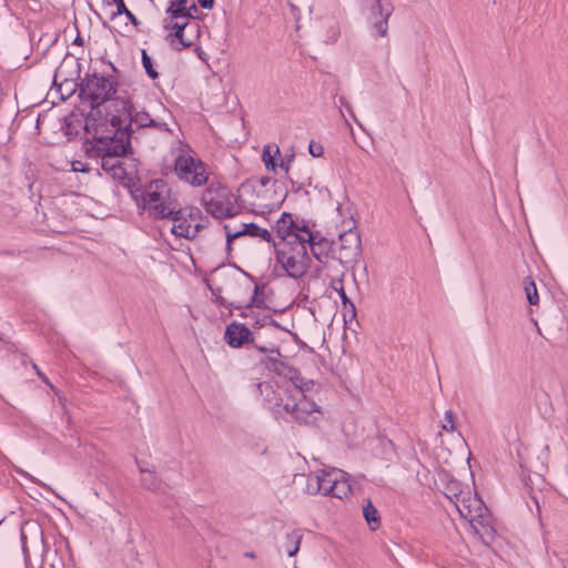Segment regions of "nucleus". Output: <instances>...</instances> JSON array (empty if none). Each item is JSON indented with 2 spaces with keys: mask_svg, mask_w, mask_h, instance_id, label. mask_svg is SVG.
<instances>
[{
  "mask_svg": "<svg viewBox=\"0 0 568 568\" xmlns=\"http://www.w3.org/2000/svg\"><path fill=\"white\" fill-rule=\"evenodd\" d=\"M342 116H344L343 112H341ZM344 119V122H345V125L352 131V126H351V123L348 122L347 119L343 118Z\"/></svg>",
  "mask_w": 568,
  "mask_h": 568,
  "instance_id": "43",
  "label": "nucleus"
},
{
  "mask_svg": "<svg viewBox=\"0 0 568 568\" xmlns=\"http://www.w3.org/2000/svg\"><path fill=\"white\" fill-rule=\"evenodd\" d=\"M174 173L179 180L192 186L204 185L209 178L205 164L185 149H181L175 156Z\"/></svg>",
  "mask_w": 568,
  "mask_h": 568,
  "instance_id": "9",
  "label": "nucleus"
},
{
  "mask_svg": "<svg viewBox=\"0 0 568 568\" xmlns=\"http://www.w3.org/2000/svg\"><path fill=\"white\" fill-rule=\"evenodd\" d=\"M318 150H322V149L318 148ZM310 152L313 156H318L321 154V151L316 152V149H314L312 144L310 145Z\"/></svg>",
  "mask_w": 568,
  "mask_h": 568,
  "instance_id": "42",
  "label": "nucleus"
},
{
  "mask_svg": "<svg viewBox=\"0 0 568 568\" xmlns=\"http://www.w3.org/2000/svg\"><path fill=\"white\" fill-rule=\"evenodd\" d=\"M363 515L372 529H376L379 527L381 521L378 513L377 509L371 503V500H367L366 505L363 506Z\"/></svg>",
  "mask_w": 568,
  "mask_h": 568,
  "instance_id": "27",
  "label": "nucleus"
},
{
  "mask_svg": "<svg viewBox=\"0 0 568 568\" xmlns=\"http://www.w3.org/2000/svg\"><path fill=\"white\" fill-rule=\"evenodd\" d=\"M254 348L261 354L265 355L261 359V364H263L267 369L276 373L280 376L286 377L288 375V371L292 368L285 364L283 356L276 346L272 345L268 347L254 344Z\"/></svg>",
  "mask_w": 568,
  "mask_h": 568,
  "instance_id": "15",
  "label": "nucleus"
},
{
  "mask_svg": "<svg viewBox=\"0 0 568 568\" xmlns=\"http://www.w3.org/2000/svg\"><path fill=\"white\" fill-rule=\"evenodd\" d=\"M276 250V266L293 278L302 277L308 270L311 258L306 251V242L291 245H278Z\"/></svg>",
  "mask_w": 568,
  "mask_h": 568,
  "instance_id": "6",
  "label": "nucleus"
},
{
  "mask_svg": "<svg viewBox=\"0 0 568 568\" xmlns=\"http://www.w3.org/2000/svg\"><path fill=\"white\" fill-rule=\"evenodd\" d=\"M59 400H60L61 405H62L63 407H65V400H67V399H65L64 397L60 396V397H59Z\"/></svg>",
  "mask_w": 568,
  "mask_h": 568,
  "instance_id": "45",
  "label": "nucleus"
},
{
  "mask_svg": "<svg viewBox=\"0 0 568 568\" xmlns=\"http://www.w3.org/2000/svg\"><path fill=\"white\" fill-rule=\"evenodd\" d=\"M196 18V16L190 12L187 9L182 8V6L178 7L174 0L170 1L169 7L166 9V17L163 19V24L165 23H191V20Z\"/></svg>",
  "mask_w": 568,
  "mask_h": 568,
  "instance_id": "20",
  "label": "nucleus"
},
{
  "mask_svg": "<svg viewBox=\"0 0 568 568\" xmlns=\"http://www.w3.org/2000/svg\"><path fill=\"white\" fill-rule=\"evenodd\" d=\"M162 111H163V113H164L165 115H168V116L170 118L169 112H168L163 106H162Z\"/></svg>",
  "mask_w": 568,
  "mask_h": 568,
  "instance_id": "47",
  "label": "nucleus"
},
{
  "mask_svg": "<svg viewBox=\"0 0 568 568\" xmlns=\"http://www.w3.org/2000/svg\"><path fill=\"white\" fill-rule=\"evenodd\" d=\"M122 14H125L128 19H130V21L134 24V26H138L139 24V20L136 19V17L130 11L128 10V8H125V10H123V13Z\"/></svg>",
  "mask_w": 568,
  "mask_h": 568,
  "instance_id": "39",
  "label": "nucleus"
},
{
  "mask_svg": "<svg viewBox=\"0 0 568 568\" xmlns=\"http://www.w3.org/2000/svg\"><path fill=\"white\" fill-rule=\"evenodd\" d=\"M276 382L274 381H265L254 385L255 393L263 398L266 407L268 406V399L272 398Z\"/></svg>",
  "mask_w": 568,
  "mask_h": 568,
  "instance_id": "24",
  "label": "nucleus"
},
{
  "mask_svg": "<svg viewBox=\"0 0 568 568\" xmlns=\"http://www.w3.org/2000/svg\"><path fill=\"white\" fill-rule=\"evenodd\" d=\"M280 155V148L276 144H267L263 148L262 161L266 170L277 173L276 158Z\"/></svg>",
  "mask_w": 568,
  "mask_h": 568,
  "instance_id": "22",
  "label": "nucleus"
},
{
  "mask_svg": "<svg viewBox=\"0 0 568 568\" xmlns=\"http://www.w3.org/2000/svg\"><path fill=\"white\" fill-rule=\"evenodd\" d=\"M293 160L294 155H290L285 159H280V161L277 162V171L283 170L285 173H288L290 165L293 162Z\"/></svg>",
  "mask_w": 568,
  "mask_h": 568,
  "instance_id": "35",
  "label": "nucleus"
},
{
  "mask_svg": "<svg viewBox=\"0 0 568 568\" xmlns=\"http://www.w3.org/2000/svg\"><path fill=\"white\" fill-rule=\"evenodd\" d=\"M276 233L280 241L277 243L274 242L275 248L278 245H291L312 240L311 230L305 225H296L287 213H283L282 217L276 222Z\"/></svg>",
  "mask_w": 568,
  "mask_h": 568,
  "instance_id": "13",
  "label": "nucleus"
},
{
  "mask_svg": "<svg viewBox=\"0 0 568 568\" xmlns=\"http://www.w3.org/2000/svg\"><path fill=\"white\" fill-rule=\"evenodd\" d=\"M166 33V41L174 50L181 51L193 44V38L187 34L191 23H165L163 24Z\"/></svg>",
  "mask_w": 568,
  "mask_h": 568,
  "instance_id": "16",
  "label": "nucleus"
},
{
  "mask_svg": "<svg viewBox=\"0 0 568 568\" xmlns=\"http://www.w3.org/2000/svg\"><path fill=\"white\" fill-rule=\"evenodd\" d=\"M141 473V483L149 490H158L160 488V480L153 470L139 465Z\"/></svg>",
  "mask_w": 568,
  "mask_h": 568,
  "instance_id": "23",
  "label": "nucleus"
},
{
  "mask_svg": "<svg viewBox=\"0 0 568 568\" xmlns=\"http://www.w3.org/2000/svg\"><path fill=\"white\" fill-rule=\"evenodd\" d=\"M306 491L343 499L351 494V485L344 471L336 468L322 469L307 475Z\"/></svg>",
  "mask_w": 568,
  "mask_h": 568,
  "instance_id": "4",
  "label": "nucleus"
},
{
  "mask_svg": "<svg viewBox=\"0 0 568 568\" xmlns=\"http://www.w3.org/2000/svg\"><path fill=\"white\" fill-rule=\"evenodd\" d=\"M338 253L342 263H352L361 255V237L355 227L339 234Z\"/></svg>",
  "mask_w": 568,
  "mask_h": 568,
  "instance_id": "14",
  "label": "nucleus"
},
{
  "mask_svg": "<svg viewBox=\"0 0 568 568\" xmlns=\"http://www.w3.org/2000/svg\"><path fill=\"white\" fill-rule=\"evenodd\" d=\"M115 82L108 77L92 74L88 75L81 83L80 98L83 103L94 110L105 102H109V108H112V95L115 93ZM95 113L92 111L87 119V128L91 119L95 120Z\"/></svg>",
  "mask_w": 568,
  "mask_h": 568,
  "instance_id": "5",
  "label": "nucleus"
},
{
  "mask_svg": "<svg viewBox=\"0 0 568 568\" xmlns=\"http://www.w3.org/2000/svg\"><path fill=\"white\" fill-rule=\"evenodd\" d=\"M454 506L485 545H489L495 539L496 530L491 515L476 491L471 488L466 489Z\"/></svg>",
  "mask_w": 568,
  "mask_h": 568,
  "instance_id": "1",
  "label": "nucleus"
},
{
  "mask_svg": "<svg viewBox=\"0 0 568 568\" xmlns=\"http://www.w3.org/2000/svg\"><path fill=\"white\" fill-rule=\"evenodd\" d=\"M203 203L207 213L216 219L233 217L240 213L235 194L226 186H210L203 194Z\"/></svg>",
  "mask_w": 568,
  "mask_h": 568,
  "instance_id": "8",
  "label": "nucleus"
},
{
  "mask_svg": "<svg viewBox=\"0 0 568 568\" xmlns=\"http://www.w3.org/2000/svg\"><path fill=\"white\" fill-rule=\"evenodd\" d=\"M332 286L333 288L337 292V294L339 295L342 302H343V305H344V308L346 312L351 313L352 315H355V305L354 303L347 297L345 291H344V286H343V281L342 280H335L333 281L332 283Z\"/></svg>",
  "mask_w": 568,
  "mask_h": 568,
  "instance_id": "26",
  "label": "nucleus"
},
{
  "mask_svg": "<svg viewBox=\"0 0 568 568\" xmlns=\"http://www.w3.org/2000/svg\"><path fill=\"white\" fill-rule=\"evenodd\" d=\"M302 540V534L297 530L292 531L286 536L285 549L290 557H293L300 550V545Z\"/></svg>",
  "mask_w": 568,
  "mask_h": 568,
  "instance_id": "28",
  "label": "nucleus"
},
{
  "mask_svg": "<svg viewBox=\"0 0 568 568\" xmlns=\"http://www.w3.org/2000/svg\"><path fill=\"white\" fill-rule=\"evenodd\" d=\"M29 478H30L33 483H37L38 485H40V486L44 487L48 491H50V493L54 494L57 497H60L51 486H49V485H47V484H44V483L40 481L39 479H37V478L32 477V476H29Z\"/></svg>",
  "mask_w": 568,
  "mask_h": 568,
  "instance_id": "37",
  "label": "nucleus"
},
{
  "mask_svg": "<svg viewBox=\"0 0 568 568\" xmlns=\"http://www.w3.org/2000/svg\"><path fill=\"white\" fill-rule=\"evenodd\" d=\"M200 4L203 7V8H212L213 7V0H199Z\"/></svg>",
  "mask_w": 568,
  "mask_h": 568,
  "instance_id": "41",
  "label": "nucleus"
},
{
  "mask_svg": "<svg viewBox=\"0 0 568 568\" xmlns=\"http://www.w3.org/2000/svg\"><path fill=\"white\" fill-rule=\"evenodd\" d=\"M176 2V6L187 9L190 12L197 14V7L194 0H174Z\"/></svg>",
  "mask_w": 568,
  "mask_h": 568,
  "instance_id": "33",
  "label": "nucleus"
},
{
  "mask_svg": "<svg viewBox=\"0 0 568 568\" xmlns=\"http://www.w3.org/2000/svg\"><path fill=\"white\" fill-rule=\"evenodd\" d=\"M292 400L285 402L286 418L290 416L301 423H314L322 415L320 406L301 390L292 392Z\"/></svg>",
  "mask_w": 568,
  "mask_h": 568,
  "instance_id": "12",
  "label": "nucleus"
},
{
  "mask_svg": "<svg viewBox=\"0 0 568 568\" xmlns=\"http://www.w3.org/2000/svg\"><path fill=\"white\" fill-rule=\"evenodd\" d=\"M293 160L294 155H290L285 159H280V161L277 162V171L283 170L285 173H288L290 165L293 162Z\"/></svg>",
  "mask_w": 568,
  "mask_h": 568,
  "instance_id": "34",
  "label": "nucleus"
},
{
  "mask_svg": "<svg viewBox=\"0 0 568 568\" xmlns=\"http://www.w3.org/2000/svg\"><path fill=\"white\" fill-rule=\"evenodd\" d=\"M523 286L528 303L530 305H537L539 296L535 282L530 277H526L523 282Z\"/></svg>",
  "mask_w": 568,
  "mask_h": 568,
  "instance_id": "29",
  "label": "nucleus"
},
{
  "mask_svg": "<svg viewBox=\"0 0 568 568\" xmlns=\"http://www.w3.org/2000/svg\"><path fill=\"white\" fill-rule=\"evenodd\" d=\"M394 10L395 7L390 0H367L366 19L373 37H387L388 20Z\"/></svg>",
  "mask_w": 568,
  "mask_h": 568,
  "instance_id": "11",
  "label": "nucleus"
},
{
  "mask_svg": "<svg viewBox=\"0 0 568 568\" xmlns=\"http://www.w3.org/2000/svg\"><path fill=\"white\" fill-rule=\"evenodd\" d=\"M179 213H172L168 219L173 222L171 232L175 237L193 240L203 227V216L200 209L186 206L176 210Z\"/></svg>",
  "mask_w": 568,
  "mask_h": 568,
  "instance_id": "10",
  "label": "nucleus"
},
{
  "mask_svg": "<svg viewBox=\"0 0 568 568\" xmlns=\"http://www.w3.org/2000/svg\"><path fill=\"white\" fill-rule=\"evenodd\" d=\"M466 489H470V487L464 486L457 480H450L445 487V496L455 505L457 503V498H459L462 493Z\"/></svg>",
  "mask_w": 568,
  "mask_h": 568,
  "instance_id": "25",
  "label": "nucleus"
},
{
  "mask_svg": "<svg viewBox=\"0 0 568 568\" xmlns=\"http://www.w3.org/2000/svg\"><path fill=\"white\" fill-rule=\"evenodd\" d=\"M143 210L154 220L168 219L178 213L180 206L176 193L163 180L150 182L142 194Z\"/></svg>",
  "mask_w": 568,
  "mask_h": 568,
  "instance_id": "3",
  "label": "nucleus"
},
{
  "mask_svg": "<svg viewBox=\"0 0 568 568\" xmlns=\"http://www.w3.org/2000/svg\"><path fill=\"white\" fill-rule=\"evenodd\" d=\"M442 428L446 432L455 430L454 414L452 410H447L445 413L444 424L442 425Z\"/></svg>",
  "mask_w": 568,
  "mask_h": 568,
  "instance_id": "32",
  "label": "nucleus"
},
{
  "mask_svg": "<svg viewBox=\"0 0 568 568\" xmlns=\"http://www.w3.org/2000/svg\"><path fill=\"white\" fill-rule=\"evenodd\" d=\"M326 247V243L324 240H320L315 242V236L312 234V240L306 242V250L310 248L312 254L315 258L318 261L322 260V256L324 254V250Z\"/></svg>",
  "mask_w": 568,
  "mask_h": 568,
  "instance_id": "30",
  "label": "nucleus"
},
{
  "mask_svg": "<svg viewBox=\"0 0 568 568\" xmlns=\"http://www.w3.org/2000/svg\"><path fill=\"white\" fill-rule=\"evenodd\" d=\"M57 78H58V73L54 74V84H57Z\"/></svg>",
  "mask_w": 568,
  "mask_h": 568,
  "instance_id": "52",
  "label": "nucleus"
},
{
  "mask_svg": "<svg viewBox=\"0 0 568 568\" xmlns=\"http://www.w3.org/2000/svg\"><path fill=\"white\" fill-rule=\"evenodd\" d=\"M38 374L43 379L44 383L49 384V381L44 375H42L40 372H38Z\"/></svg>",
  "mask_w": 568,
  "mask_h": 568,
  "instance_id": "44",
  "label": "nucleus"
},
{
  "mask_svg": "<svg viewBox=\"0 0 568 568\" xmlns=\"http://www.w3.org/2000/svg\"><path fill=\"white\" fill-rule=\"evenodd\" d=\"M80 41H81V39H80V37H78V38L75 39V42H77V43H80Z\"/></svg>",
  "mask_w": 568,
  "mask_h": 568,
  "instance_id": "51",
  "label": "nucleus"
},
{
  "mask_svg": "<svg viewBox=\"0 0 568 568\" xmlns=\"http://www.w3.org/2000/svg\"><path fill=\"white\" fill-rule=\"evenodd\" d=\"M268 181H270L268 179H262V180H261V183H262L263 185H265Z\"/></svg>",
  "mask_w": 568,
  "mask_h": 568,
  "instance_id": "46",
  "label": "nucleus"
},
{
  "mask_svg": "<svg viewBox=\"0 0 568 568\" xmlns=\"http://www.w3.org/2000/svg\"><path fill=\"white\" fill-rule=\"evenodd\" d=\"M72 171L74 172H85L87 169L84 166V164L80 161H74L72 162Z\"/></svg>",
  "mask_w": 568,
  "mask_h": 568,
  "instance_id": "38",
  "label": "nucleus"
},
{
  "mask_svg": "<svg viewBox=\"0 0 568 568\" xmlns=\"http://www.w3.org/2000/svg\"><path fill=\"white\" fill-rule=\"evenodd\" d=\"M21 539H22V541H24V539H26V536L23 532L21 534Z\"/></svg>",
  "mask_w": 568,
  "mask_h": 568,
  "instance_id": "50",
  "label": "nucleus"
},
{
  "mask_svg": "<svg viewBox=\"0 0 568 568\" xmlns=\"http://www.w3.org/2000/svg\"><path fill=\"white\" fill-rule=\"evenodd\" d=\"M141 58H142V64H143V68L145 69V72L148 73V75L152 79H156L159 73L156 72V70L154 69L153 67V62H152V59L151 57L146 53L145 50H142V53H141Z\"/></svg>",
  "mask_w": 568,
  "mask_h": 568,
  "instance_id": "31",
  "label": "nucleus"
},
{
  "mask_svg": "<svg viewBox=\"0 0 568 568\" xmlns=\"http://www.w3.org/2000/svg\"><path fill=\"white\" fill-rule=\"evenodd\" d=\"M292 390L288 382L283 385L276 383L272 398L268 399L267 408L278 418L286 419L285 402L292 400Z\"/></svg>",
  "mask_w": 568,
  "mask_h": 568,
  "instance_id": "18",
  "label": "nucleus"
},
{
  "mask_svg": "<svg viewBox=\"0 0 568 568\" xmlns=\"http://www.w3.org/2000/svg\"><path fill=\"white\" fill-rule=\"evenodd\" d=\"M545 452H547V453L549 452V446L548 445L545 446Z\"/></svg>",
  "mask_w": 568,
  "mask_h": 568,
  "instance_id": "49",
  "label": "nucleus"
},
{
  "mask_svg": "<svg viewBox=\"0 0 568 568\" xmlns=\"http://www.w3.org/2000/svg\"><path fill=\"white\" fill-rule=\"evenodd\" d=\"M286 378L290 379V386L291 390L294 392L295 389L301 390L304 395H307V393L312 392L315 384L312 379H305L300 375V373L295 369L288 371V375Z\"/></svg>",
  "mask_w": 568,
  "mask_h": 568,
  "instance_id": "21",
  "label": "nucleus"
},
{
  "mask_svg": "<svg viewBox=\"0 0 568 568\" xmlns=\"http://www.w3.org/2000/svg\"><path fill=\"white\" fill-rule=\"evenodd\" d=\"M338 102H339L341 106H343V108H344V109L349 113V115L353 118V120H354V121H355L359 126H362V125H361V123L358 122V120H357L356 115L354 114V112H353V109H352L351 104L347 102V100H346L344 97H339Z\"/></svg>",
  "mask_w": 568,
  "mask_h": 568,
  "instance_id": "36",
  "label": "nucleus"
},
{
  "mask_svg": "<svg viewBox=\"0 0 568 568\" xmlns=\"http://www.w3.org/2000/svg\"><path fill=\"white\" fill-rule=\"evenodd\" d=\"M224 229L226 232V239H227L229 243L231 241H233L234 239H237L243 235L260 237L266 242L272 241L271 233L266 229L260 227L258 225H256L254 223L242 224L241 229H235V227H232L231 225H225Z\"/></svg>",
  "mask_w": 568,
  "mask_h": 568,
  "instance_id": "19",
  "label": "nucleus"
},
{
  "mask_svg": "<svg viewBox=\"0 0 568 568\" xmlns=\"http://www.w3.org/2000/svg\"><path fill=\"white\" fill-rule=\"evenodd\" d=\"M116 6V14H122L123 10H125V3L123 0H112Z\"/></svg>",
  "mask_w": 568,
  "mask_h": 568,
  "instance_id": "40",
  "label": "nucleus"
},
{
  "mask_svg": "<svg viewBox=\"0 0 568 568\" xmlns=\"http://www.w3.org/2000/svg\"><path fill=\"white\" fill-rule=\"evenodd\" d=\"M112 110L114 113H111L105 121H109L119 134L123 133V130H129L133 124L139 128L153 126L159 131H170L164 119H154L148 112L136 111L129 100L115 98L112 101Z\"/></svg>",
  "mask_w": 568,
  "mask_h": 568,
  "instance_id": "2",
  "label": "nucleus"
},
{
  "mask_svg": "<svg viewBox=\"0 0 568 568\" xmlns=\"http://www.w3.org/2000/svg\"><path fill=\"white\" fill-rule=\"evenodd\" d=\"M246 189H247V186H246V185H244V184L241 186V191H242V192H243V191H245Z\"/></svg>",
  "mask_w": 568,
  "mask_h": 568,
  "instance_id": "48",
  "label": "nucleus"
},
{
  "mask_svg": "<svg viewBox=\"0 0 568 568\" xmlns=\"http://www.w3.org/2000/svg\"><path fill=\"white\" fill-rule=\"evenodd\" d=\"M224 338L233 348H239L247 343H252L253 345L255 344L253 333L244 324L236 322L226 326Z\"/></svg>",
  "mask_w": 568,
  "mask_h": 568,
  "instance_id": "17",
  "label": "nucleus"
},
{
  "mask_svg": "<svg viewBox=\"0 0 568 568\" xmlns=\"http://www.w3.org/2000/svg\"><path fill=\"white\" fill-rule=\"evenodd\" d=\"M124 133H116L114 135L94 136V150L97 155L101 159V166L104 171L111 172L114 176L119 175L121 171L120 158L126 153L128 144L123 141Z\"/></svg>",
  "mask_w": 568,
  "mask_h": 568,
  "instance_id": "7",
  "label": "nucleus"
}]
</instances>
